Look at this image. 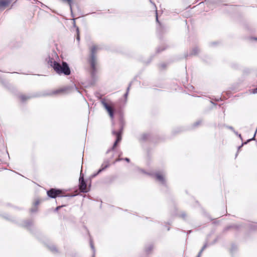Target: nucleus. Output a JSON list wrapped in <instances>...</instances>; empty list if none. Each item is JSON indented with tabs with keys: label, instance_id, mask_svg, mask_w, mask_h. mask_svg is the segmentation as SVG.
Instances as JSON below:
<instances>
[{
	"label": "nucleus",
	"instance_id": "f257e3e1",
	"mask_svg": "<svg viewBox=\"0 0 257 257\" xmlns=\"http://www.w3.org/2000/svg\"><path fill=\"white\" fill-rule=\"evenodd\" d=\"M49 63L58 74H64L66 75L70 74L71 71L66 62H63L62 65H61L53 59H51L49 60Z\"/></svg>",
	"mask_w": 257,
	"mask_h": 257
},
{
	"label": "nucleus",
	"instance_id": "f03ea898",
	"mask_svg": "<svg viewBox=\"0 0 257 257\" xmlns=\"http://www.w3.org/2000/svg\"><path fill=\"white\" fill-rule=\"evenodd\" d=\"M98 47L97 45H92L90 48V55L89 58L88 59V62L90 66V68L91 69V73L92 74H94L97 70L96 68V57L95 54L96 53L97 51L98 50Z\"/></svg>",
	"mask_w": 257,
	"mask_h": 257
},
{
	"label": "nucleus",
	"instance_id": "7ed1b4c3",
	"mask_svg": "<svg viewBox=\"0 0 257 257\" xmlns=\"http://www.w3.org/2000/svg\"><path fill=\"white\" fill-rule=\"evenodd\" d=\"M47 195L52 198H55L58 197L66 196V192L63 190L51 188L47 192Z\"/></svg>",
	"mask_w": 257,
	"mask_h": 257
},
{
	"label": "nucleus",
	"instance_id": "20e7f679",
	"mask_svg": "<svg viewBox=\"0 0 257 257\" xmlns=\"http://www.w3.org/2000/svg\"><path fill=\"white\" fill-rule=\"evenodd\" d=\"M103 107L105 108V109L107 110V112L108 113L110 117L111 118H113V115H114V106L111 103H108L105 101H102L101 102Z\"/></svg>",
	"mask_w": 257,
	"mask_h": 257
},
{
	"label": "nucleus",
	"instance_id": "39448f33",
	"mask_svg": "<svg viewBox=\"0 0 257 257\" xmlns=\"http://www.w3.org/2000/svg\"><path fill=\"white\" fill-rule=\"evenodd\" d=\"M79 181V187L80 191L82 192H87L88 191V189L87 187L86 183L84 181L83 176H80Z\"/></svg>",
	"mask_w": 257,
	"mask_h": 257
},
{
	"label": "nucleus",
	"instance_id": "423d86ee",
	"mask_svg": "<svg viewBox=\"0 0 257 257\" xmlns=\"http://www.w3.org/2000/svg\"><path fill=\"white\" fill-rule=\"evenodd\" d=\"M113 133L116 136V140H115L112 148L111 149V150L108 151L107 152H109L110 151H113L115 149V148L117 146L118 144L120 142V141L121 140V131L114 132Z\"/></svg>",
	"mask_w": 257,
	"mask_h": 257
},
{
	"label": "nucleus",
	"instance_id": "0eeeda50",
	"mask_svg": "<svg viewBox=\"0 0 257 257\" xmlns=\"http://www.w3.org/2000/svg\"><path fill=\"white\" fill-rule=\"evenodd\" d=\"M68 89L65 87L58 88L53 90H52L50 92L51 95H57L65 93L67 91Z\"/></svg>",
	"mask_w": 257,
	"mask_h": 257
},
{
	"label": "nucleus",
	"instance_id": "6e6552de",
	"mask_svg": "<svg viewBox=\"0 0 257 257\" xmlns=\"http://www.w3.org/2000/svg\"><path fill=\"white\" fill-rule=\"evenodd\" d=\"M73 26L74 27L76 28V39L78 42L80 41V31L79 30V28L76 26L75 19H73Z\"/></svg>",
	"mask_w": 257,
	"mask_h": 257
},
{
	"label": "nucleus",
	"instance_id": "1a4fd4ad",
	"mask_svg": "<svg viewBox=\"0 0 257 257\" xmlns=\"http://www.w3.org/2000/svg\"><path fill=\"white\" fill-rule=\"evenodd\" d=\"M155 177L157 180L162 183H165V180L164 175L161 173H157L155 174Z\"/></svg>",
	"mask_w": 257,
	"mask_h": 257
},
{
	"label": "nucleus",
	"instance_id": "9d476101",
	"mask_svg": "<svg viewBox=\"0 0 257 257\" xmlns=\"http://www.w3.org/2000/svg\"><path fill=\"white\" fill-rule=\"evenodd\" d=\"M10 2L9 0H0V8L6 7Z\"/></svg>",
	"mask_w": 257,
	"mask_h": 257
},
{
	"label": "nucleus",
	"instance_id": "9b49d317",
	"mask_svg": "<svg viewBox=\"0 0 257 257\" xmlns=\"http://www.w3.org/2000/svg\"><path fill=\"white\" fill-rule=\"evenodd\" d=\"M19 98L20 100L22 101H25L29 99V97L25 95H21Z\"/></svg>",
	"mask_w": 257,
	"mask_h": 257
},
{
	"label": "nucleus",
	"instance_id": "f8f14e48",
	"mask_svg": "<svg viewBox=\"0 0 257 257\" xmlns=\"http://www.w3.org/2000/svg\"><path fill=\"white\" fill-rule=\"evenodd\" d=\"M41 202V201L40 200L37 199H36L34 202H33V205L35 207H37L39 205V204Z\"/></svg>",
	"mask_w": 257,
	"mask_h": 257
},
{
	"label": "nucleus",
	"instance_id": "ddd939ff",
	"mask_svg": "<svg viewBox=\"0 0 257 257\" xmlns=\"http://www.w3.org/2000/svg\"><path fill=\"white\" fill-rule=\"evenodd\" d=\"M171 224L169 223H165V224L164 225V229H166V230H170V227Z\"/></svg>",
	"mask_w": 257,
	"mask_h": 257
},
{
	"label": "nucleus",
	"instance_id": "4468645a",
	"mask_svg": "<svg viewBox=\"0 0 257 257\" xmlns=\"http://www.w3.org/2000/svg\"><path fill=\"white\" fill-rule=\"evenodd\" d=\"M63 2L67 3L70 6V8H71V3L72 0H62Z\"/></svg>",
	"mask_w": 257,
	"mask_h": 257
},
{
	"label": "nucleus",
	"instance_id": "2eb2a0df",
	"mask_svg": "<svg viewBox=\"0 0 257 257\" xmlns=\"http://www.w3.org/2000/svg\"><path fill=\"white\" fill-rule=\"evenodd\" d=\"M121 154H122V153H121V152H120V153H119V154L118 155V157H120V156L121 155ZM121 160V159H120L119 158H117V159H116L115 160V162H117V161H120V160Z\"/></svg>",
	"mask_w": 257,
	"mask_h": 257
},
{
	"label": "nucleus",
	"instance_id": "dca6fc26",
	"mask_svg": "<svg viewBox=\"0 0 257 257\" xmlns=\"http://www.w3.org/2000/svg\"><path fill=\"white\" fill-rule=\"evenodd\" d=\"M252 93H257V87L255 89L252 90Z\"/></svg>",
	"mask_w": 257,
	"mask_h": 257
},
{
	"label": "nucleus",
	"instance_id": "f3484780",
	"mask_svg": "<svg viewBox=\"0 0 257 257\" xmlns=\"http://www.w3.org/2000/svg\"><path fill=\"white\" fill-rule=\"evenodd\" d=\"M106 167H104V168H103L102 169H99V171H98V173L97 174L99 173L100 172H101L102 170H103L104 169V168H105Z\"/></svg>",
	"mask_w": 257,
	"mask_h": 257
},
{
	"label": "nucleus",
	"instance_id": "a211bd4d",
	"mask_svg": "<svg viewBox=\"0 0 257 257\" xmlns=\"http://www.w3.org/2000/svg\"><path fill=\"white\" fill-rule=\"evenodd\" d=\"M124 160L126 161L127 162H130V159L128 158H125L124 159Z\"/></svg>",
	"mask_w": 257,
	"mask_h": 257
},
{
	"label": "nucleus",
	"instance_id": "6ab92c4d",
	"mask_svg": "<svg viewBox=\"0 0 257 257\" xmlns=\"http://www.w3.org/2000/svg\"><path fill=\"white\" fill-rule=\"evenodd\" d=\"M156 20L157 22H158V15L157 13H156Z\"/></svg>",
	"mask_w": 257,
	"mask_h": 257
},
{
	"label": "nucleus",
	"instance_id": "aec40b11",
	"mask_svg": "<svg viewBox=\"0 0 257 257\" xmlns=\"http://www.w3.org/2000/svg\"><path fill=\"white\" fill-rule=\"evenodd\" d=\"M63 206H58L57 208H56V210H58L59 209H60L61 207H62Z\"/></svg>",
	"mask_w": 257,
	"mask_h": 257
},
{
	"label": "nucleus",
	"instance_id": "412c9836",
	"mask_svg": "<svg viewBox=\"0 0 257 257\" xmlns=\"http://www.w3.org/2000/svg\"><path fill=\"white\" fill-rule=\"evenodd\" d=\"M185 216H186L185 214H183L182 215V217L185 218Z\"/></svg>",
	"mask_w": 257,
	"mask_h": 257
},
{
	"label": "nucleus",
	"instance_id": "4be33fe9",
	"mask_svg": "<svg viewBox=\"0 0 257 257\" xmlns=\"http://www.w3.org/2000/svg\"><path fill=\"white\" fill-rule=\"evenodd\" d=\"M203 249H204V247L202 248V249L201 251H200V253H201V251H202Z\"/></svg>",
	"mask_w": 257,
	"mask_h": 257
},
{
	"label": "nucleus",
	"instance_id": "5701e85b",
	"mask_svg": "<svg viewBox=\"0 0 257 257\" xmlns=\"http://www.w3.org/2000/svg\"><path fill=\"white\" fill-rule=\"evenodd\" d=\"M255 39L256 40H257V38H255Z\"/></svg>",
	"mask_w": 257,
	"mask_h": 257
}]
</instances>
